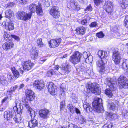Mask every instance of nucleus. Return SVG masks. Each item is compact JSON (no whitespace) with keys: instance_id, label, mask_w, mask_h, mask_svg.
Instances as JSON below:
<instances>
[{"instance_id":"f257e3e1","label":"nucleus","mask_w":128,"mask_h":128,"mask_svg":"<svg viewBox=\"0 0 128 128\" xmlns=\"http://www.w3.org/2000/svg\"><path fill=\"white\" fill-rule=\"evenodd\" d=\"M25 106L28 112L30 114L32 118V120L28 122V126L30 128H34L37 126L38 122L37 120L34 118L36 116V114L34 111L27 104H25Z\"/></svg>"},{"instance_id":"f03ea898","label":"nucleus","mask_w":128,"mask_h":128,"mask_svg":"<svg viewBox=\"0 0 128 128\" xmlns=\"http://www.w3.org/2000/svg\"><path fill=\"white\" fill-rule=\"evenodd\" d=\"M29 10L32 14L36 12L38 16H42L43 14V10L42 6L40 3L37 5L34 3L31 4L29 6Z\"/></svg>"},{"instance_id":"7ed1b4c3","label":"nucleus","mask_w":128,"mask_h":128,"mask_svg":"<svg viewBox=\"0 0 128 128\" xmlns=\"http://www.w3.org/2000/svg\"><path fill=\"white\" fill-rule=\"evenodd\" d=\"M102 104V99L96 98L92 104L94 110L98 112H101L103 110Z\"/></svg>"},{"instance_id":"20e7f679","label":"nucleus","mask_w":128,"mask_h":128,"mask_svg":"<svg viewBox=\"0 0 128 128\" xmlns=\"http://www.w3.org/2000/svg\"><path fill=\"white\" fill-rule=\"evenodd\" d=\"M82 55L80 53L76 51L70 57L69 60L73 64H76L80 62Z\"/></svg>"},{"instance_id":"39448f33","label":"nucleus","mask_w":128,"mask_h":128,"mask_svg":"<svg viewBox=\"0 0 128 128\" xmlns=\"http://www.w3.org/2000/svg\"><path fill=\"white\" fill-rule=\"evenodd\" d=\"M98 84H96L95 83L91 84H89L88 87L90 90L93 93L99 95L101 93V91L100 89L98 88Z\"/></svg>"},{"instance_id":"423d86ee","label":"nucleus","mask_w":128,"mask_h":128,"mask_svg":"<svg viewBox=\"0 0 128 128\" xmlns=\"http://www.w3.org/2000/svg\"><path fill=\"white\" fill-rule=\"evenodd\" d=\"M50 13L54 18H58L60 15L59 7L57 6H53L50 10Z\"/></svg>"},{"instance_id":"0eeeda50","label":"nucleus","mask_w":128,"mask_h":128,"mask_svg":"<svg viewBox=\"0 0 128 128\" xmlns=\"http://www.w3.org/2000/svg\"><path fill=\"white\" fill-rule=\"evenodd\" d=\"M122 59L120 53L118 51H115L113 53L112 60L116 64H119Z\"/></svg>"},{"instance_id":"6e6552de","label":"nucleus","mask_w":128,"mask_h":128,"mask_svg":"<svg viewBox=\"0 0 128 128\" xmlns=\"http://www.w3.org/2000/svg\"><path fill=\"white\" fill-rule=\"evenodd\" d=\"M118 83L123 88H128V80L125 77L121 76L118 78Z\"/></svg>"},{"instance_id":"1a4fd4ad","label":"nucleus","mask_w":128,"mask_h":128,"mask_svg":"<svg viewBox=\"0 0 128 128\" xmlns=\"http://www.w3.org/2000/svg\"><path fill=\"white\" fill-rule=\"evenodd\" d=\"M113 4L112 2L110 1L105 2L103 6L104 8H105L106 12L109 14H111L112 12L113 8Z\"/></svg>"},{"instance_id":"9d476101","label":"nucleus","mask_w":128,"mask_h":128,"mask_svg":"<svg viewBox=\"0 0 128 128\" xmlns=\"http://www.w3.org/2000/svg\"><path fill=\"white\" fill-rule=\"evenodd\" d=\"M61 41L60 38L51 40L48 42L50 47L56 48L58 47L61 42Z\"/></svg>"},{"instance_id":"9b49d317","label":"nucleus","mask_w":128,"mask_h":128,"mask_svg":"<svg viewBox=\"0 0 128 128\" xmlns=\"http://www.w3.org/2000/svg\"><path fill=\"white\" fill-rule=\"evenodd\" d=\"M47 86L48 92L51 95H55L57 94V89L56 87H54V84L52 82L48 83Z\"/></svg>"},{"instance_id":"f8f14e48","label":"nucleus","mask_w":128,"mask_h":128,"mask_svg":"<svg viewBox=\"0 0 128 128\" xmlns=\"http://www.w3.org/2000/svg\"><path fill=\"white\" fill-rule=\"evenodd\" d=\"M33 86L35 88L41 90L44 87V84L43 81L36 80L33 83Z\"/></svg>"},{"instance_id":"ddd939ff","label":"nucleus","mask_w":128,"mask_h":128,"mask_svg":"<svg viewBox=\"0 0 128 128\" xmlns=\"http://www.w3.org/2000/svg\"><path fill=\"white\" fill-rule=\"evenodd\" d=\"M50 113V111L48 110L44 109H41L40 110L39 114L42 118L46 119L48 118Z\"/></svg>"},{"instance_id":"4468645a","label":"nucleus","mask_w":128,"mask_h":128,"mask_svg":"<svg viewBox=\"0 0 128 128\" xmlns=\"http://www.w3.org/2000/svg\"><path fill=\"white\" fill-rule=\"evenodd\" d=\"M107 84L112 90H115V86L116 80L113 78H108L107 79Z\"/></svg>"},{"instance_id":"2eb2a0df","label":"nucleus","mask_w":128,"mask_h":128,"mask_svg":"<svg viewBox=\"0 0 128 128\" xmlns=\"http://www.w3.org/2000/svg\"><path fill=\"white\" fill-rule=\"evenodd\" d=\"M34 65V63L30 60L25 62L22 64L24 69L27 71L30 70Z\"/></svg>"},{"instance_id":"dca6fc26","label":"nucleus","mask_w":128,"mask_h":128,"mask_svg":"<svg viewBox=\"0 0 128 128\" xmlns=\"http://www.w3.org/2000/svg\"><path fill=\"white\" fill-rule=\"evenodd\" d=\"M18 100H16L15 102V105H14V109L18 112H20L23 109V107L20 105V102Z\"/></svg>"},{"instance_id":"f3484780","label":"nucleus","mask_w":128,"mask_h":128,"mask_svg":"<svg viewBox=\"0 0 128 128\" xmlns=\"http://www.w3.org/2000/svg\"><path fill=\"white\" fill-rule=\"evenodd\" d=\"M26 93L27 99L30 101L33 100L35 96L34 92L30 90H27Z\"/></svg>"},{"instance_id":"a211bd4d","label":"nucleus","mask_w":128,"mask_h":128,"mask_svg":"<svg viewBox=\"0 0 128 128\" xmlns=\"http://www.w3.org/2000/svg\"><path fill=\"white\" fill-rule=\"evenodd\" d=\"M106 63H104V61L102 60H98L97 62V66L100 70V72H102L104 70L105 64Z\"/></svg>"},{"instance_id":"6ab92c4d","label":"nucleus","mask_w":128,"mask_h":128,"mask_svg":"<svg viewBox=\"0 0 128 128\" xmlns=\"http://www.w3.org/2000/svg\"><path fill=\"white\" fill-rule=\"evenodd\" d=\"M14 46V44L12 41H10L4 44L2 46L3 49L7 50H10L12 48H13Z\"/></svg>"},{"instance_id":"aec40b11","label":"nucleus","mask_w":128,"mask_h":128,"mask_svg":"<svg viewBox=\"0 0 128 128\" xmlns=\"http://www.w3.org/2000/svg\"><path fill=\"white\" fill-rule=\"evenodd\" d=\"M4 117L6 118L7 120H11L14 115V113L11 110L6 111L4 113Z\"/></svg>"},{"instance_id":"412c9836","label":"nucleus","mask_w":128,"mask_h":128,"mask_svg":"<svg viewBox=\"0 0 128 128\" xmlns=\"http://www.w3.org/2000/svg\"><path fill=\"white\" fill-rule=\"evenodd\" d=\"M5 28L8 30H12L14 28V24L12 21H6L5 23Z\"/></svg>"},{"instance_id":"4be33fe9","label":"nucleus","mask_w":128,"mask_h":128,"mask_svg":"<svg viewBox=\"0 0 128 128\" xmlns=\"http://www.w3.org/2000/svg\"><path fill=\"white\" fill-rule=\"evenodd\" d=\"M83 103L84 108L87 112H92V108L90 106V104L88 103L86 101H84Z\"/></svg>"},{"instance_id":"5701e85b","label":"nucleus","mask_w":128,"mask_h":128,"mask_svg":"<svg viewBox=\"0 0 128 128\" xmlns=\"http://www.w3.org/2000/svg\"><path fill=\"white\" fill-rule=\"evenodd\" d=\"M76 30L77 34L79 35H83L85 34L86 30L84 27L82 26L77 28Z\"/></svg>"},{"instance_id":"b1692460","label":"nucleus","mask_w":128,"mask_h":128,"mask_svg":"<svg viewBox=\"0 0 128 128\" xmlns=\"http://www.w3.org/2000/svg\"><path fill=\"white\" fill-rule=\"evenodd\" d=\"M120 5L123 9H125L128 6V0H120Z\"/></svg>"},{"instance_id":"393cba45","label":"nucleus","mask_w":128,"mask_h":128,"mask_svg":"<svg viewBox=\"0 0 128 128\" xmlns=\"http://www.w3.org/2000/svg\"><path fill=\"white\" fill-rule=\"evenodd\" d=\"M0 83L4 86L7 85L8 82L6 77L4 76H0Z\"/></svg>"},{"instance_id":"a878e982","label":"nucleus","mask_w":128,"mask_h":128,"mask_svg":"<svg viewBox=\"0 0 128 128\" xmlns=\"http://www.w3.org/2000/svg\"><path fill=\"white\" fill-rule=\"evenodd\" d=\"M70 6L72 8L73 10H76L78 11L80 9V6L77 4L76 2H71Z\"/></svg>"},{"instance_id":"bb28decb","label":"nucleus","mask_w":128,"mask_h":128,"mask_svg":"<svg viewBox=\"0 0 128 128\" xmlns=\"http://www.w3.org/2000/svg\"><path fill=\"white\" fill-rule=\"evenodd\" d=\"M25 12H18L17 13V17L18 19L20 20H24Z\"/></svg>"},{"instance_id":"cd10ccee","label":"nucleus","mask_w":128,"mask_h":128,"mask_svg":"<svg viewBox=\"0 0 128 128\" xmlns=\"http://www.w3.org/2000/svg\"><path fill=\"white\" fill-rule=\"evenodd\" d=\"M11 70L14 76L16 78H18L20 76V74L16 68L14 67H12L11 68Z\"/></svg>"},{"instance_id":"c85d7f7f","label":"nucleus","mask_w":128,"mask_h":128,"mask_svg":"<svg viewBox=\"0 0 128 128\" xmlns=\"http://www.w3.org/2000/svg\"><path fill=\"white\" fill-rule=\"evenodd\" d=\"M83 56L86 61L88 60L89 62H91L92 61V56H88L87 53L84 52L83 53Z\"/></svg>"},{"instance_id":"c756f323","label":"nucleus","mask_w":128,"mask_h":128,"mask_svg":"<svg viewBox=\"0 0 128 128\" xmlns=\"http://www.w3.org/2000/svg\"><path fill=\"white\" fill-rule=\"evenodd\" d=\"M14 15L12 11L10 10H6L5 12V16L9 18L13 16Z\"/></svg>"},{"instance_id":"7c9ffc66","label":"nucleus","mask_w":128,"mask_h":128,"mask_svg":"<svg viewBox=\"0 0 128 128\" xmlns=\"http://www.w3.org/2000/svg\"><path fill=\"white\" fill-rule=\"evenodd\" d=\"M38 52L37 50H32L31 52V57L33 59H36L38 57Z\"/></svg>"},{"instance_id":"2f4dec72","label":"nucleus","mask_w":128,"mask_h":128,"mask_svg":"<svg viewBox=\"0 0 128 128\" xmlns=\"http://www.w3.org/2000/svg\"><path fill=\"white\" fill-rule=\"evenodd\" d=\"M37 44L38 47L40 48L43 47L45 46V44L42 42V38H38L37 41Z\"/></svg>"},{"instance_id":"473e14b6","label":"nucleus","mask_w":128,"mask_h":128,"mask_svg":"<svg viewBox=\"0 0 128 128\" xmlns=\"http://www.w3.org/2000/svg\"><path fill=\"white\" fill-rule=\"evenodd\" d=\"M14 120L16 123L17 124L20 123L22 120L20 117V115L19 114L16 115L15 117L14 118Z\"/></svg>"},{"instance_id":"72a5a7b5","label":"nucleus","mask_w":128,"mask_h":128,"mask_svg":"<svg viewBox=\"0 0 128 128\" xmlns=\"http://www.w3.org/2000/svg\"><path fill=\"white\" fill-rule=\"evenodd\" d=\"M102 56L100 58L102 61H104L105 63H107L108 60V55L106 52H104V53Z\"/></svg>"},{"instance_id":"f704fd0d","label":"nucleus","mask_w":128,"mask_h":128,"mask_svg":"<svg viewBox=\"0 0 128 128\" xmlns=\"http://www.w3.org/2000/svg\"><path fill=\"white\" fill-rule=\"evenodd\" d=\"M70 66L69 65H67L64 66L62 70V71L64 74L66 73H68L70 70Z\"/></svg>"},{"instance_id":"c9c22d12","label":"nucleus","mask_w":128,"mask_h":128,"mask_svg":"<svg viewBox=\"0 0 128 128\" xmlns=\"http://www.w3.org/2000/svg\"><path fill=\"white\" fill-rule=\"evenodd\" d=\"M108 106V107L110 109L113 110H114L116 108V106L115 104L110 101H109Z\"/></svg>"},{"instance_id":"e433bc0d","label":"nucleus","mask_w":128,"mask_h":128,"mask_svg":"<svg viewBox=\"0 0 128 128\" xmlns=\"http://www.w3.org/2000/svg\"><path fill=\"white\" fill-rule=\"evenodd\" d=\"M25 16L24 21H26L27 20L30 19L32 15V12H30L27 13L25 12Z\"/></svg>"},{"instance_id":"4c0bfd02","label":"nucleus","mask_w":128,"mask_h":128,"mask_svg":"<svg viewBox=\"0 0 128 128\" xmlns=\"http://www.w3.org/2000/svg\"><path fill=\"white\" fill-rule=\"evenodd\" d=\"M68 108L69 110L72 113H73L74 112L75 110V108L73 106L72 104H70L68 106Z\"/></svg>"},{"instance_id":"58836bf2","label":"nucleus","mask_w":128,"mask_h":128,"mask_svg":"<svg viewBox=\"0 0 128 128\" xmlns=\"http://www.w3.org/2000/svg\"><path fill=\"white\" fill-rule=\"evenodd\" d=\"M78 121L81 124H84L86 122V120L84 117L81 116L78 118Z\"/></svg>"},{"instance_id":"ea45409f","label":"nucleus","mask_w":128,"mask_h":128,"mask_svg":"<svg viewBox=\"0 0 128 128\" xmlns=\"http://www.w3.org/2000/svg\"><path fill=\"white\" fill-rule=\"evenodd\" d=\"M105 93L110 98H111L113 96V94L111 90L110 89H107L106 90Z\"/></svg>"},{"instance_id":"a19ab883","label":"nucleus","mask_w":128,"mask_h":128,"mask_svg":"<svg viewBox=\"0 0 128 128\" xmlns=\"http://www.w3.org/2000/svg\"><path fill=\"white\" fill-rule=\"evenodd\" d=\"M71 98L72 99V101L74 103L77 102L78 99L76 94H72L71 95Z\"/></svg>"},{"instance_id":"79ce46f5","label":"nucleus","mask_w":128,"mask_h":128,"mask_svg":"<svg viewBox=\"0 0 128 128\" xmlns=\"http://www.w3.org/2000/svg\"><path fill=\"white\" fill-rule=\"evenodd\" d=\"M10 37V35L8 34V33L6 32H4L3 35V37L4 39L6 40H9V38Z\"/></svg>"},{"instance_id":"37998d69","label":"nucleus","mask_w":128,"mask_h":128,"mask_svg":"<svg viewBox=\"0 0 128 128\" xmlns=\"http://www.w3.org/2000/svg\"><path fill=\"white\" fill-rule=\"evenodd\" d=\"M124 24L126 27L128 28V15L125 16Z\"/></svg>"},{"instance_id":"c03bdc74","label":"nucleus","mask_w":128,"mask_h":128,"mask_svg":"<svg viewBox=\"0 0 128 128\" xmlns=\"http://www.w3.org/2000/svg\"><path fill=\"white\" fill-rule=\"evenodd\" d=\"M55 73L54 71L52 70H50L48 72L46 75L47 76H51Z\"/></svg>"},{"instance_id":"a18cd8bd","label":"nucleus","mask_w":128,"mask_h":128,"mask_svg":"<svg viewBox=\"0 0 128 128\" xmlns=\"http://www.w3.org/2000/svg\"><path fill=\"white\" fill-rule=\"evenodd\" d=\"M96 36L99 38H101L104 37V35L102 32H100L96 34Z\"/></svg>"},{"instance_id":"49530a36","label":"nucleus","mask_w":128,"mask_h":128,"mask_svg":"<svg viewBox=\"0 0 128 128\" xmlns=\"http://www.w3.org/2000/svg\"><path fill=\"white\" fill-rule=\"evenodd\" d=\"M112 124L108 123L104 125L103 126V128H112Z\"/></svg>"},{"instance_id":"de8ad7c7","label":"nucleus","mask_w":128,"mask_h":128,"mask_svg":"<svg viewBox=\"0 0 128 128\" xmlns=\"http://www.w3.org/2000/svg\"><path fill=\"white\" fill-rule=\"evenodd\" d=\"M98 26V23L96 22H92L90 25V26L91 28L96 27Z\"/></svg>"},{"instance_id":"09e8293b","label":"nucleus","mask_w":128,"mask_h":128,"mask_svg":"<svg viewBox=\"0 0 128 128\" xmlns=\"http://www.w3.org/2000/svg\"><path fill=\"white\" fill-rule=\"evenodd\" d=\"M94 0L95 4L98 6L102 3L103 0Z\"/></svg>"},{"instance_id":"8fccbe9b","label":"nucleus","mask_w":128,"mask_h":128,"mask_svg":"<svg viewBox=\"0 0 128 128\" xmlns=\"http://www.w3.org/2000/svg\"><path fill=\"white\" fill-rule=\"evenodd\" d=\"M67 127L68 128H78V127L77 126L72 124H68Z\"/></svg>"},{"instance_id":"3c124183","label":"nucleus","mask_w":128,"mask_h":128,"mask_svg":"<svg viewBox=\"0 0 128 128\" xmlns=\"http://www.w3.org/2000/svg\"><path fill=\"white\" fill-rule=\"evenodd\" d=\"M19 2V3L21 4H26L27 3L28 0H17Z\"/></svg>"},{"instance_id":"603ef678","label":"nucleus","mask_w":128,"mask_h":128,"mask_svg":"<svg viewBox=\"0 0 128 128\" xmlns=\"http://www.w3.org/2000/svg\"><path fill=\"white\" fill-rule=\"evenodd\" d=\"M81 69L82 71H85L86 70V65L84 64H82L81 66Z\"/></svg>"},{"instance_id":"864d4df0","label":"nucleus","mask_w":128,"mask_h":128,"mask_svg":"<svg viewBox=\"0 0 128 128\" xmlns=\"http://www.w3.org/2000/svg\"><path fill=\"white\" fill-rule=\"evenodd\" d=\"M18 88L17 86H12L10 88V92H14L15 90H16L17 88Z\"/></svg>"},{"instance_id":"5fc2aeb1","label":"nucleus","mask_w":128,"mask_h":128,"mask_svg":"<svg viewBox=\"0 0 128 128\" xmlns=\"http://www.w3.org/2000/svg\"><path fill=\"white\" fill-rule=\"evenodd\" d=\"M65 102L64 101H62L60 104V110H63L65 106Z\"/></svg>"},{"instance_id":"6e6d98bb","label":"nucleus","mask_w":128,"mask_h":128,"mask_svg":"<svg viewBox=\"0 0 128 128\" xmlns=\"http://www.w3.org/2000/svg\"><path fill=\"white\" fill-rule=\"evenodd\" d=\"M128 64L127 62H123L122 64V67L124 69L127 70L128 69Z\"/></svg>"},{"instance_id":"4d7b16f0","label":"nucleus","mask_w":128,"mask_h":128,"mask_svg":"<svg viewBox=\"0 0 128 128\" xmlns=\"http://www.w3.org/2000/svg\"><path fill=\"white\" fill-rule=\"evenodd\" d=\"M104 51L102 50H99L98 52V54L100 58L101 56L104 54Z\"/></svg>"},{"instance_id":"13d9d810","label":"nucleus","mask_w":128,"mask_h":128,"mask_svg":"<svg viewBox=\"0 0 128 128\" xmlns=\"http://www.w3.org/2000/svg\"><path fill=\"white\" fill-rule=\"evenodd\" d=\"M11 36L12 38H14L15 40L17 41H18L20 40V38L19 37L17 36L14 35H11Z\"/></svg>"},{"instance_id":"bf43d9fd","label":"nucleus","mask_w":128,"mask_h":128,"mask_svg":"<svg viewBox=\"0 0 128 128\" xmlns=\"http://www.w3.org/2000/svg\"><path fill=\"white\" fill-rule=\"evenodd\" d=\"M117 117V116L115 114H112L110 118L112 119H116Z\"/></svg>"},{"instance_id":"052dcab7","label":"nucleus","mask_w":128,"mask_h":128,"mask_svg":"<svg viewBox=\"0 0 128 128\" xmlns=\"http://www.w3.org/2000/svg\"><path fill=\"white\" fill-rule=\"evenodd\" d=\"M92 10V7L91 6V5H89V6H87L85 10V11H89L90 10Z\"/></svg>"},{"instance_id":"680f3d73","label":"nucleus","mask_w":128,"mask_h":128,"mask_svg":"<svg viewBox=\"0 0 128 128\" xmlns=\"http://www.w3.org/2000/svg\"><path fill=\"white\" fill-rule=\"evenodd\" d=\"M46 60V59L44 58H40L39 61L40 62L41 64H42Z\"/></svg>"},{"instance_id":"e2e57ef3","label":"nucleus","mask_w":128,"mask_h":128,"mask_svg":"<svg viewBox=\"0 0 128 128\" xmlns=\"http://www.w3.org/2000/svg\"><path fill=\"white\" fill-rule=\"evenodd\" d=\"M87 22H88L87 20L85 19L82 21L81 23L82 25H85L87 23Z\"/></svg>"},{"instance_id":"0e129e2a","label":"nucleus","mask_w":128,"mask_h":128,"mask_svg":"<svg viewBox=\"0 0 128 128\" xmlns=\"http://www.w3.org/2000/svg\"><path fill=\"white\" fill-rule=\"evenodd\" d=\"M9 80H11L12 79V76L10 73H9L7 76Z\"/></svg>"},{"instance_id":"69168bd1","label":"nucleus","mask_w":128,"mask_h":128,"mask_svg":"<svg viewBox=\"0 0 128 128\" xmlns=\"http://www.w3.org/2000/svg\"><path fill=\"white\" fill-rule=\"evenodd\" d=\"M112 114L110 113L107 112H106V115L109 118H110Z\"/></svg>"},{"instance_id":"338daca9","label":"nucleus","mask_w":128,"mask_h":128,"mask_svg":"<svg viewBox=\"0 0 128 128\" xmlns=\"http://www.w3.org/2000/svg\"><path fill=\"white\" fill-rule=\"evenodd\" d=\"M75 111L77 114H80V112L78 108H75Z\"/></svg>"},{"instance_id":"774afa93","label":"nucleus","mask_w":128,"mask_h":128,"mask_svg":"<svg viewBox=\"0 0 128 128\" xmlns=\"http://www.w3.org/2000/svg\"><path fill=\"white\" fill-rule=\"evenodd\" d=\"M8 97H7L6 98H5L4 99H3L2 101V103H4L8 99Z\"/></svg>"}]
</instances>
